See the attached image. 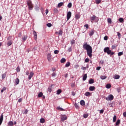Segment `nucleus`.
I'll return each mask as SVG.
<instances>
[{"instance_id": "1", "label": "nucleus", "mask_w": 126, "mask_h": 126, "mask_svg": "<svg viewBox=\"0 0 126 126\" xmlns=\"http://www.w3.org/2000/svg\"><path fill=\"white\" fill-rule=\"evenodd\" d=\"M83 49L87 50V54L89 58H92V47L89 44H87V42H85L83 45Z\"/></svg>"}, {"instance_id": "2", "label": "nucleus", "mask_w": 126, "mask_h": 126, "mask_svg": "<svg viewBox=\"0 0 126 126\" xmlns=\"http://www.w3.org/2000/svg\"><path fill=\"white\" fill-rule=\"evenodd\" d=\"M27 4L29 6V9L32 10V9H33V4L32 3V1L30 0L28 1Z\"/></svg>"}, {"instance_id": "3", "label": "nucleus", "mask_w": 126, "mask_h": 126, "mask_svg": "<svg viewBox=\"0 0 126 126\" xmlns=\"http://www.w3.org/2000/svg\"><path fill=\"white\" fill-rule=\"evenodd\" d=\"M103 51L104 53H107V55H110V54H111V50H110V48L108 47L104 48Z\"/></svg>"}, {"instance_id": "4", "label": "nucleus", "mask_w": 126, "mask_h": 126, "mask_svg": "<svg viewBox=\"0 0 126 126\" xmlns=\"http://www.w3.org/2000/svg\"><path fill=\"white\" fill-rule=\"evenodd\" d=\"M105 99L107 101H112V100H114V96L113 94H109L107 97L105 98Z\"/></svg>"}, {"instance_id": "5", "label": "nucleus", "mask_w": 126, "mask_h": 126, "mask_svg": "<svg viewBox=\"0 0 126 126\" xmlns=\"http://www.w3.org/2000/svg\"><path fill=\"white\" fill-rule=\"evenodd\" d=\"M91 20H92V21H98L99 19H98V17L94 15L92 17H91Z\"/></svg>"}, {"instance_id": "6", "label": "nucleus", "mask_w": 126, "mask_h": 126, "mask_svg": "<svg viewBox=\"0 0 126 126\" xmlns=\"http://www.w3.org/2000/svg\"><path fill=\"white\" fill-rule=\"evenodd\" d=\"M71 17V12L69 11L67 13V20H69Z\"/></svg>"}, {"instance_id": "7", "label": "nucleus", "mask_w": 126, "mask_h": 126, "mask_svg": "<svg viewBox=\"0 0 126 126\" xmlns=\"http://www.w3.org/2000/svg\"><path fill=\"white\" fill-rule=\"evenodd\" d=\"M67 120V117H66V116L64 115V116H62L61 117V121L62 122H64V121H65Z\"/></svg>"}, {"instance_id": "8", "label": "nucleus", "mask_w": 126, "mask_h": 126, "mask_svg": "<svg viewBox=\"0 0 126 126\" xmlns=\"http://www.w3.org/2000/svg\"><path fill=\"white\" fill-rule=\"evenodd\" d=\"M33 75H34V73L33 72H31L28 78L29 80H30V79H31L32 77H33Z\"/></svg>"}, {"instance_id": "9", "label": "nucleus", "mask_w": 126, "mask_h": 126, "mask_svg": "<svg viewBox=\"0 0 126 126\" xmlns=\"http://www.w3.org/2000/svg\"><path fill=\"white\" fill-rule=\"evenodd\" d=\"M2 121H3V115L1 114L0 117V126L2 124Z\"/></svg>"}, {"instance_id": "10", "label": "nucleus", "mask_w": 126, "mask_h": 126, "mask_svg": "<svg viewBox=\"0 0 126 126\" xmlns=\"http://www.w3.org/2000/svg\"><path fill=\"white\" fill-rule=\"evenodd\" d=\"M47 59H48V61L49 62H50V61H51V60L52 59V56H51V54H48L47 55Z\"/></svg>"}, {"instance_id": "11", "label": "nucleus", "mask_w": 126, "mask_h": 126, "mask_svg": "<svg viewBox=\"0 0 126 126\" xmlns=\"http://www.w3.org/2000/svg\"><path fill=\"white\" fill-rule=\"evenodd\" d=\"M90 91H94L95 90V87L94 86H91L89 88Z\"/></svg>"}, {"instance_id": "12", "label": "nucleus", "mask_w": 126, "mask_h": 126, "mask_svg": "<svg viewBox=\"0 0 126 126\" xmlns=\"http://www.w3.org/2000/svg\"><path fill=\"white\" fill-rule=\"evenodd\" d=\"M15 84L16 85H18V84H19V79L16 78L15 80Z\"/></svg>"}, {"instance_id": "13", "label": "nucleus", "mask_w": 126, "mask_h": 126, "mask_svg": "<svg viewBox=\"0 0 126 126\" xmlns=\"http://www.w3.org/2000/svg\"><path fill=\"white\" fill-rule=\"evenodd\" d=\"M33 34L34 36V39L37 40V32H36L35 31H33Z\"/></svg>"}, {"instance_id": "14", "label": "nucleus", "mask_w": 126, "mask_h": 126, "mask_svg": "<svg viewBox=\"0 0 126 126\" xmlns=\"http://www.w3.org/2000/svg\"><path fill=\"white\" fill-rule=\"evenodd\" d=\"M87 78V74H85L83 77V81H85Z\"/></svg>"}, {"instance_id": "15", "label": "nucleus", "mask_w": 126, "mask_h": 126, "mask_svg": "<svg viewBox=\"0 0 126 126\" xmlns=\"http://www.w3.org/2000/svg\"><path fill=\"white\" fill-rule=\"evenodd\" d=\"M89 84H93L94 83V80L93 79H91L89 81Z\"/></svg>"}, {"instance_id": "16", "label": "nucleus", "mask_w": 126, "mask_h": 126, "mask_svg": "<svg viewBox=\"0 0 126 126\" xmlns=\"http://www.w3.org/2000/svg\"><path fill=\"white\" fill-rule=\"evenodd\" d=\"M80 104L82 106H84V105H85V101H84V100H82L80 101Z\"/></svg>"}, {"instance_id": "17", "label": "nucleus", "mask_w": 126, "mask_h": 126, "mask_svg": "<svg viewBox=\"0 0 126 126\" xmlns=\"http://www.w3.org/2000/svg\"><path fill=\"white\" fill-rule=\"evenodd\" d=\"M93 35H94V31L92 30L90 31L89 35L91 36H93Z\"/></svg>"}, {"instance_id": "18", "label": "nucleus", "mask_w": 126, "mask_h": 126, "mask_svg": "<svg viewBox=\"0 0 126 126\" xmlns=\"http://www.w3.org/2000/svg\"><path fill=\"white\" fill-rule=\"evenodd\" d=\"M121 124V120L118 119L117 121L116 122L115 126H119Z\"/></svg>"}, {"instance_id": "19", "label": "nucleus", "mask_w": 126, "mask_h": 126, "mask_svg": "<svg viewBox=\"0 0 126 126\" xmlns=\"http://www.w3.org/2000/svg\"><path fill=\"white\" fill-rule=\"evenodd\" d=\"M66 60H65V58H62V59H61V63H65V61H66Z\"/></svg>"}, {"instance_id": "20", "label": "nucleus", "mask_w": 126, "mask_h": 126, "mask_svg": "<svg viewBox=\"0 0 126 126\" xmlns=\"http://www.w3.org/2000/svg\"><path fill=\"white\" fill-rule=\"evenodd\" d=\"M61 93H62V90L59 89L57 91V95H60V94H61Z\"/></svg>"}, {"instance_id": "21", "label": "nucleus", "mask_w": 126, "mask_h": 126, "mask_svg": "<svg viewBox=\"0 0 126 126\" xmlns=\"http://www.w3.org/2000/svg\"><path fill=\"white\" fill-rule=\"evenodd\" d=\"M40 123L41 124H44L45 123V119L44 118H41L40 119Z\"/></svg>"}, {"instance_id": "22", "label": "nucleus", "mask_w": 126, "mask_h": 126, "mask_svg": "<svg viewBox=\"0 0 126 126\" xmlns=\"http://www.w3.org/2000/svg\"><path fill=\"white\" fill-rule=\"evenodd\" d=\"M63 2H60V3L58 4V7H61V6H63Z\"/></svg>"}, {"instance_id": "23", "label": "nucleus", "mask_w": 126, "mask_h": 126, "mask_svg": "<svg viewBox=\"0 0 126 126\" xmlns=\"http://www.w3.org/2000/svg\"><path fill=\"white\" fill-rule=\"evenodd\" d=\"M116 121H117V116L114 115L113 117V123H115V122H116Z\"/></svg>"}, {"instance_id": "24", "label": "nucleus", "mask_w": 126, "mask_h": 126, "mask_svg": "<svg viewBox=\"0 0 126 126\" xmlns=\"http://www.w3.org/2000/svg\"><path fill=\"white\" fill-rule=\"evenodd\" d=\"M117 36H118V38L120 39L121 37H122V34H121V33H120V32H117Z\"/></svg>"}, {"instance_id": "25", "label": "nucleus", "mask_w": 126, "mask_h": 126, "mask_svg": "<svg viewBox=\"0 0 126 126\" xmlns=\"http://www.w3.org/2000/svg\"><path fill=\"white\" fill-rule=\"evenodd\" d=\"M42 96H43V93H42V92H40V93L38 94V97L39 98L42 97Z\"/></svg>"}, {"instance_id": "26", "label": "nucleus", "mask_w": 126, "mask_h": 126, "mask_svg": "<svg viewBox=\"0 0 126 126\" xmlns=\"http://www.w3.org/2000/svg\"><path fill=\"white\" fill-rule=\"evenodd\" d=\"M123 55H124L123 52H120L118 53V55L119 57H121V56H123Z\"/></svg>"}, {"instance_id": "27", "label": "nucleus", "mask_w": 126, "mask_h": 126, "mask_svg": "<svg viewBox=\"0 0 126 126\" xmlns=\"http://www.w3.org/2000/svg\"><path fill=\"white\" fill-rule=\"evenodd\" d=\"M8 125L9 126H13V122L12 121H10V122H9Z\"/></svg>"}, {"instance_id": "28", "label": "nucleus", "mask_w": 126, "mask_h": 126, "mask_svg": "<svg viewBox=\"0 0 126 126\" xmlns=\"http://www.w3.org/2000/svg\"><path fill=\"white\" fill-rule=\"evenodd\" d=\"M119 22H120L121 23H123V22H124V18H120L119 19Z\"/></svg>"}, {"instance_id": "29", "label": "nucleus", "mask_w": 126, "mask_h": 126, "mask_svg": "<svg viewBox=\"0 0 126 126\" xmlns=\"http://www.w3.org/2000/svg\"><path fill=\"white\" fill-rule=\"evenodd\" d=\"M100 78L102 80L106 79L107 78V76L104 75V76H100Z\"/></svg>"}, {"instance_id": "30", "label": "nucleus", "mask_w": 126, "mask_h": 126, "mask_svg": "<svg viewBox=\"0 0 126 126\" xmlns=\"http://www.w3.org/2000/svg\"><path fill=\"white\" fill-rule=\"evenodd\" d=\"M90 94H91V93L89 92H86V93L85 94V96H88L90 95Z\"/></svg>"}, {"instance_id": "31", "label": "nucleus", "mask_w": 126, "mask_h": 126, "mask_svg": "<svg viewBox=\"0 0 126 126\" xmlns=\"http://www.w3.org/2000/svg\"><path fill=\"white\" fill-rule=\"evenodd\" d=\"M114 79H120V75H116L114 76Z\"/></svg>"}, {"instance_id": "32", "label": "nucleus", "mask_w": 126, "mask_h": 126, "mask_svg": "<svg viewBox=\"0 0 126 126\" xmlns=\"http://www.w3.org/2000/svg\"><path fill=\"white\" fill-rule=\"evenodd\" d=\"M106 88H107V89H110L111 88V85L109 84H108L106 85Z\"/></svg>"}, {"instance_id": "33", "label": "nucleus", "mask_w": 126, "mask_h": 126, "mask_svg": "<svg viewBox=\"0 0 126 126\" xmlns=\"http://www.w3.org/2000/svg\"><path fill=\"white\" fill-rule=\"evenodd\" d=\"M11 45H12V41H9L7 42V46H11Z\"/></svg>"}, {"instance_id": "34", "label": "nucleus", "mask_w": 126, "mask_h": 126, "mask_svg": "<svg viewBox=\"0 0 126 126\" xmlns=\"http://www.w3.org/2000/svg\"><path fill=\"white\" fill-rule=\"evenodd\" d=\"M71 6H72V4L71 3V2H69L67 5V7H68V8H70Z\"/></svg>"}, {"instance_id": "35", "label": "nucleus", "mask_w": 126, "mask_h": 126, "mask_svg": "<svg viewBox=\"0 0 126 126\" xmlns=\"http://www.w3.org/2000/svg\"><path fill=\"white\" fill-rule=\"evenodd\" d=\"M59 36H62L63 35V31L60 30L59 32Z\"/></svg>"}, {"instance_id": "36", "label": "nucleus", "mask_w": 126, "mask_h": 126, "mask_svg": "<svg viewBox=\"0 0 126 126\" xmlns=\"http://www.w3.org/2000/svg\"><path fill=\"white\" fill-rule=\"evenodd\" d=\"M75 18L76 19H79V18H80V16H79L78 14H77L75 16Z\"/></svg>"}, {"instance_id": "37", "label": "nucleus", "mask_w": 126, "mask_h": 126, "mask_svg": "<svg viewBox=\"0 0 126 126\" xmlns=\"http://www.w3.org/2000/svg\"><path fill=\"white\" fill-rule=\"evenodd\" d=\"M22 39L23 40V41H25L27 39V36L25 35L23 37H22Z\"/></svg>"}, {"instance_id": "38", "label": "nucleus", "mask_w": 126, "mask_h": 126, "mask_svg": "<svg viewBox=\"0 0 126 126\" xmlns=\"http://www.w3.org/2000/svg\"><path fill=\"white\" fill-rule=\"evenodd\" d=\"M69 65H70V63H69V62H67V63L65 64V66H66V67H68V66H69Z\"/></svg>"}, {"instance_id": "39", "label": "nucleus", "mask_w": 126, "mask_h": 126, "mask_svg": "<svg viewBox=\"0 0 126 126\" xmlns=\"http://www.w3.org/2000/svg\"><path fill=\"white\" fill-rule=\"evenodd\" d=\"M101 0H95L96 4H99L100 2H101Z\"/></svg>"}, {"instance_id": "40", "label": "nucleus", "mask_w": 126, "mask_h": 126, "mask_svg": "<svg viewBox=\"0 0 126 126\" xmlns=\"http://www.w3.org/2000/svg\"><path fill=\"white\" fill-rule=\"evenodd\" d=\"M6 76V74H5V73L2 74V79H4Z\"/></svg>"}, {"instance_id": "41", "label": "nucleus", "mask_w": 126, "mask_h": 126, "mask_svg": "<svg viewBox=\"0 0 126 126\" xmlns=\"http://www.w3.org/2000/svg\"><path fill=\"white\" fill-rule=\"evenodd\" d=\"M107 22L108 23H112V19H111L110 18H108L107 20Z\"/></svg>"}, {"instance_id": "42", "label": "nucleus", "mask_w": 126, "mask_h": 126, "mask_svg": "<svg viewBox=\"0 0 126 126\" xmlns=\"http://www.w3.org/2000/svg\"><path fill=\"white\" fill-rule=\"evenodd\" d=\"M57 110H60V111H63V108L61 107H58Z\"/></svg>"}, {"instance_id": "43", "label": "nucleus", "mask_w": 126, "mask_h": 126, "mask_svg": "<svg viewBox=\"0 0 126 126\" xmlns=\"http://www.w3.org/2000/svg\"><path fill=\"white\" fill-rule=\"evenodd\" d=\"M47 27H52V24L51 23H48L46 24Z\"/></svg>"}, {"instance_id": "44", "label": "nucleus", "mask_w": 126, "mask_h": 126, "mask_svg": "<svg viewBox=\"0 0 126 126\" xmlns=\"http://www.w3.org/2000/svg\"><path fill=\"white\" fill-rule=\"evenodd\" d=\"M74 105L76 109H79V106H78V104H77V103H75Z\"/></svg>"}, {"instance_id": "45", "label": "nucleus", "mask_w": 126, "mask_h": 126, "mask_svg": "<svg viewBox=\"0 0 126 126\" xmlns=\"http://www.w3.org/2000/svg\"><path fill=\"white\" fill-rule=\"evenodd\" d=\"M54 11L55 13H58V12H59V10H58L57 8H55Z\"/></svg>"}, {"instance_id": "46", "label": "nucleus", "mask_w": 126, "mask_h": 126, "mask_svg": "<svg viewBox=\"0 0 126 126\" xmlns=\"http://www.w3.org/2000/svg\"><path fill=\"white\" fill-rule=\"evenodd\" d=\"M59 53H60V51L59 50H55L54 51V54H55V55L59 54Z\"/></svg>"}, {"instance_id": "47", "label": "nucleus", "mask_w": 126, "mask_h": 126, "mask_svg": "<svg viewBox=\"0 0 126 126\" xmlns=\"http://www.w3.org/2000/svg\"><path fill=\"white\" fill-rule=\"evenodd\" d=\"M83 117L85 118V119H86V118L88 117V114H84Z\"/></svg>"}, {"instance_id": "48", "label": "nucleus", "mask_w": 126, "mask_h": 126, "mask_svg": "<svg viewBox=\"0 0 126 126\" xmlns=\"http://www.w3.org/2000/svg\"><path fill=\"white\" fill-rule=\"evenodd\" d=\"M16 71L17 72H19V71H20V68H19V67H17L16 68Z\"/></svg>"}, {"instance_id": "49", "label": "nucleus", "mask_w": 126, "mask_h": 126, "mask_svg": "<svg viewBox=\"0 0 126 126\" xmlns=\"http://www.w3.org/2000/svg\"><path fill=\"white\" fill-rule=\"evenodd\" d=\"M85 63H89V59L86 58V59L85 60Z\"/></svg>"}, {"instance_id": "50", "label": "nucleus", "mask_w": 126, "mask_h": 126, "mask_svg": "<svg viewBox=\"0 0 126 126\" xmlns=\"http://www.w3.org/2000/svg\"><path fill=\"white\" fill-rule=\"evenodd\" d=\"M6 90V88H3V89H2V90H1V93H3V91Z\"/></svg>"}, {"instance_id": "51", "label": "nucleus", "mask_w": 126, "mask_h": 126, "mask_svg": "<svg viewBox=\"0 0 126 126\" xmlns=\"http://www.w3.org/2000/svg\"><path fill=\"white\" fill-rule=\"evenodd\" d=\"M75 41L74 40H71V44L73 45V44H75Z\"/></svg>"}, {"instance_id": "52", "label": "nucleus", "mask_w": 126, "mask_h": 126, "mask_svg": "<svg viewBox=\"0 0 126 126\" xmlns=\"http://www.w3.org/2000/svg\"><path fill=\"white\" fill-rule=\"evenodd\" d=\"M22 102V98H19V99H18V103H20V102Z\"/></svg>"}, {"instance_id": "53", "label": "nucleus", "mask_w": 126, "mask_h": 126, "mask_svg": "<svg viewBox=\"0 0 126 126\" xmlns=\"http://www.w3.org/2000/svg\"><path fill=\"white\" fill-rule=\"evenodd\" d=\"M72 50L71 49V47H69L67 50L68 52H71Z\"/></svg>"}, {"instance_id": "54", "label": "nucleus", "mask_w": 126, "mask_h": 126, "mask_svg": "<svg viewBox=\"0 0 126 126\" xmlns=\"http://www.w3.org/2000/svg\"><path fill=\"white\" fill-rule=\"evenodd\" d=\"M104 40L105 41H107V40H108V36H105L104 37Z\"/></svg>"}, {"instance_id": "55", "label": "nucleus", "mask_w": 126, "mask_h": 126, "mask_svg": "<svg viewBox=\"0 0 126 126\" xmlns=\"http://www.w3.org/2000/svg\"><path fill=\"white\" fill-rule=\"evenodd\" d=\"M115 54V53L114 52H112V51L110 50V56H113V55H114Z\"/></svg>"}, {"instance_id": "56", "label": "nucleus", "mask_w": 126, "mask_h": 126, "mask_svg": "<svg viewBox=\"0 0 126 126\" xmlns=\"http://www.w3.org/2000/svg\"><path fill=\"white\" fill-rule=\"evenodd\" d=\"M56 75H57V74L55 72L53 73L52 74V76L53 77L56 76Z\"/></svg>"}, {"instance_id": "57", "label": "nucleus", "mask_w": 126, "mask_h": 126, "mask_svg": "<svg viewBox=\"0 0 126 126\" xmlns=\"http://www.w3.org/2000/svg\"><path fill=\"white\" fill-rule=\"evenodd\" d=\"M99 63H100V64H103L104 63V61L103 60L100 61Z\"/></svg>"}, {"instance_id": "58", "label": "nucleus", "mask_w": 126, "mask_h": 126, "mask_svg": "<svg viewBox=\"0 0 126 126\" xmlns=\"http://www.w3.org/2000/svg\"><path fill=\"white\" fill-rule=\"evenodd\" d=\"M27 113H28V110L26 109L25 112L23 113V114H27Z\"/></svg>"}, {"instance_id": "59", "label": "nucleus", "mask_w": 126, "mask_h": 126, "mask_svg": "<svg viewBox=\"0 0 126 126\" xmlns=\"http://www.w3.org/2000/svg\"><path fill=\"white\" fill-rule=\"evenodd\" d=\"M101 69V67L100 66H98L96 68V70H100Z\"/></svg>"}, {"instance_id": "60", "label": "nucleus", "mask_w": 126, "mask_h": 126, "mask_svg": "<svg viewBox=\"0 0 126 126\" xmlns=\"http://www.w3.org/2000/svg\"><path fill=\"white\" fill-rule=\"evenodd\" d=\"M104 113V110L103 109H101L100 110V114H103Z\"/></svg>"}, {"instance_id": "61", "label": "nucleus", "mask_w": 126, "mask_h": 126, "mask_svg": "<svg viewBox=\"0 0 126 126\" xmlns=\"http://www.w3.org/2000/svg\"><path fill=\"white\" fill-rule=\"evenodd\" d=\"M123 116H124V117L126 118V112H125L123 113Z\"/></svg>"}, {"instance_id": "62", "label": "nucleus", "mask_w": 126, "mask_h": 126, "mask_svg": "<svg viewBox=\"0 0 126 126\" xmlns=\"http://www.w3.org/2000/svg\"><path fill=\"white\" fill-rule=\"evenodd\" d=\"M84 27H86V28H87V29H88V25H87V24L85 25Z\"/></svg>"}, {"instance_id": "63", "label": "nucleus", "mask_w": 126, "mask_h": 126, "mask_svg": "<svg viewBox=\"0 0 126 126\" xmlns=\"http://www.w3.org/2000/svg\"><path fill=\"white\" fill-rule=\"evenodd\" d=\"M112 49H116V46L115 45H113L112 46Z\"/></svg>"}, {"instance_id": "64", "label": "nucleus", "mask_w": 126, "mask_h": 126, "mask_svg": "<svg viewBox=\"0 0 126 126\" xmlns=\"http://www.w3.org/2000/svg\"><path fill=\"white\" fill-rule=\"evenodd\" d=\"M26 75H29V72L28 71L26 72Z\"/></svg>"}]
</instances>
